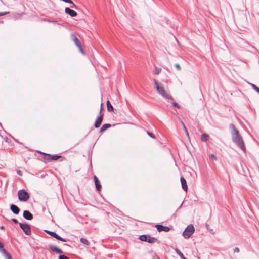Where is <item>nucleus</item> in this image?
Masks as SVG:
<instances>
[{
  "label": "nucleus",
  "instance_id": "f704fd0d",
  "mask_svg": "<svg viewBox=\"0 0 259 259\" xmlns=\"http://www.w3.org/2000/svg\"><path fill=\"white\" fill-rule=\"evenodd\" d=\"M9 12H3V13H0V16L7 15V14H9Z\"/></svg>",
  "mask_w": 259,
  "mask_h": 259
},
{
  "label": "nucleus",
  "instance_id": "c85d7f7f",
  "mask_svg": "<svg viewBox=\"0 0 259 259\" xmlns=\"http://www.w3.org/2000/svg\"><path fill=\"white\" fill-rule=\"evenodd\" d=\"M210 158L212 160H217V157L215 156V155H214L213 154H212L210 155Z\"/></svg>",
  "mask_w": 259,
  "mask_h": 259
},
{
  "label": "nucleus",
  "instance_id": "ea45409f",
  "mask_svg": "<svg viewBox=\"0 0 259 259\" xmlns=\"http://www.w3.org/2000/svg\"><path fill=\"white\" fill-rule=\"evenodd\" d=\"M52 22H53V23H55V22H56V21H52Z\"/></svg>",
  "mask_w": 259,
  "mask_h": 259
},
{
  "label": "nucleus",
  "instance_id": "393cba45",
  "mask_svg": "<svg viewBox=\"0 0 259 259\" xmlns=\"http://www.w3.org/2000/svg\"><path fill=\"white\" fill-rule=\"evenodd\" d=\"M161 70L162 69L161 68L155 67L153 71V72L154 74L158 75L161 72Z\"/></svg>",
  "mask_w": 259,
  "mask_h": 259
},
{
  "label": "nucleus",
  "instance_id": "79ce46f5",
  "mask_svg": "<svg viewBox=\"0 0 259 259\" xmlns=\"http://www.w3.org/2000/svg\"><path fill=\"white\" fill-rule=\"evenodd\" d=\"M1 243V242H0V244Z\"/></svg>",
  "mask_w": 259,
  "mask_h": 259
},
{
  "label": "nucleus",
  "instance_id": "4468645a",
  "mask_svg": "<svg viewBox=\"0 0 259 259\" xmlns=\"http://www.w3.org/2000/svg\"><path fill=\"white\" fill-rule=\"evenodd\" d=\"M180 180H181L182 188L183 189V190L187 192L188 190V187H187V182H186V180L184 179V178H183V177H181Z\"/></svg>",
  "mask_w": 259,
  "mask_h": 259
},
{
  "label": "nucleus",
  "instance_id": "a211bd4d",
  "mask_svg": "<svg viewBox=\"0 0 259 259\" xmlns=\"http://www.w3.org/2000/svg\"><path fill=\"white\" fill-rule=\"evenodd\" d=\"M72 37H73V41L75 44L76 46L77 47H80V46H81V45L79 40H78V39L77 37H76L75 36H74V35H72Z\"/></svg>",
  "mask_w": 259,
  "mask_h": 259
},
{
  "label": "nucleus",
  "instance_id": "7ed1b4c3",
  "mask_svg": "<svg viewBox=\"0 0 259 259\" xmlns=\"http://www.w3.org/2000/svg\"><path fill=\"white\" fill-rule=\"evenodd\" d=\"M195 229L192 225H188L183 233V237L186 239H188L194 232Z\"/></svg>",
  "mask_w": 259,
  "mask_h": 259
},
{
  "label": "nucleus",
  "instance_id": "58836bf2",
  "mask_svg": "<svg viewBox=\"0 0 259 259\" xmlns=\"http://www.w3.org/2000/svg\"><path fill=\"white\" fill-rule=\"evenodd\" d=\"M102 105H103V104H101V110H102ZM101 112V111H100V112Z\"/></svg>",
  "mask_w": 259,
  "mask_h": 259
},
{
  "label": "nucleus",
  "instance_id": "6ab92c4d",
  "mask_svg": "<svg viewBox=\"0 0 259 259\" xmlns=\"http://www.w3.org/2000/svg\"><path fill=\"white\" fill-rule=\"evenodd\" d=\"M180 121L183 127V130H184V131H185V132L187 136L189 138V133H188V130L187 129L185 124L184 123V122L182 121V120L181 119H180Z\"/></svg>",
  "mask_w": 259,
  "mask_h": 259
},
{
  "label": "nucleus",
  "instance_id": "9d476101",
  "mask_svg": "<svg viewBox=\"0 0 259 259\" xmlns=\"http://www.w3.org/2000/svg\"><path fill=\"white\" fill-rule=\"evenodd\" d=\"M65 12L71 17H76L77 15V13L75 11L68 7L65 9Z\"/></svg>",
  "mask_w": 259,
  "mask_h": 259
},
{
  "label": "nucleus",
  "instance_id": "9b49d317",
  "mask_svg": "<svg viewBox=\"0 0 259 259\" xmlns=\"http://www.w3.org/2000/svg\"><path fill=\"white\" fill-rule=\"evenodd\" d=\"M103 115L101 114L96 120L94 126L96 128H98L100 126L103 120Z\"/></svg>",
  "mask_w": 259,
  "mask_h": 259
},
{
  "label": "nucleus",
  "instance_id": "0eeeda50",
  "mask_svg": "<svg viewBox=\"0 0 259 259\" xmlns=\"http://www.w3.org/2000/svg\"><path fill=\"white\" fill-rule=\"evenodd\" d=\"M4 247V245L3 244L1 243L0 244V252H1L2 253H3V254L4 255V256L5 257L6 259H12V257L10 255V254L9 253H8L6 250L4 249L3 248Z\"/></svg>",
  "mask_w": 259,
  "mask_h": 259
},
{
  "label": "nucleus",
  "instance_id": "6e6552de",
  "mask_svg": "<svg viewBox=\"0 0 259 259\" xmlns=\"http://www.w3.org/2000/svg\"><path fill=\"white\" fill-rule=\"evenodd\" d=\"M38 153H41L42 155H46V156H48V157H49V158L48 159L50 160H57L61 157V156H59V155H51L49 154H47V153L41 152H38Z\"/></svg>",
  "mask_w": 259,
  "mask_h": 259
},
{
  "label": "nucleus",
  "instance_id": "f03ea898",
  "mask_svg": "<svg viewBox=\"0 0 259 259\" xmlns=\"http://www.w3.org/2000/svg\"><path fill=\"white\" fill-rule=\"evenodd\" d=\"M230 129L231 131L232 141L244 152L246 151L244 142L239 131L236 128L233 124L230 125Z\"/></svg>",
  "mask_w": 259,
  "mask_h": 259
},
{
  "label": "nucleus",
  "instance_id": "dca6fc26",
  "mask_svg": "<svg viewBox=\"0 0 259 259\" xmlns=\"http://www.w3.org/2000/svg\"><path fill=\"white\" fill-rule=\"evenodd\" d=\"M94 180L95 181V186H96V188L97 190L98 191H100L101 188V186L100 184V182H99L97 177L96 176H94Z\"/></svg>",
  "mask_w": 259,
  "mask_h": 259
},
{
  "label": "nucleus",
  "instance_id": "1a4fd4ad",
  "mask_svg": "<svg viewBox=\"0 0 259 259\" xmlns=\"http://www.w3.org/2000/svg\"><path fill=\"white\" fill-rule=\"evenodd\" d=\"M155 227L157 228L159 232H168L170 230V228L166 226H163L162 225H156Z\"/></svg>",
  "mask_w": 259,
  "mask_h": 259
},
{
  "label": "nucleus",
  "instance_id": "5701e85b",
  "mask_svg": "<svg viewBox=\"0 0 259 259\" xmlns=\"http://www.w3.org/2000/svg\"><path fill=\"white\" fill-rule=\"evenodd\" d=\"M175 251L176 252L177 254L178 255H179L180 256V257L182 258V259H187L185 256L184 255H183V254L180 251V250H179L178 249L176 248L175 249Z\"/></svg>",
  "mask_w": 259,
  "mask_h": 259
},
{
  "label": "nucleus",
  "instance_id": "c756f323",
  "mask_svg": "<svg viewBox=\"0 0 259 259\" xmlns=\"http://www.w3.org/2000/svg\"><path fill=\"white\" fill-rule=\"evenodd\" d=\"M175 67H176V68L177 69V70L178 71H180L181 70V67L180 64H175Z\"/></svg>",
  "mask_w": 259,
  "mask_h": 259
},
{
  "label": "nucleus",
  "instance_id": "f3484780",
  "mask_svg": "<svg viewBox=\"0 0 259 259\" xmlns=\"http://www.w3.org/2000/svg\"><path fill=\"white\" fill-rule=\"evenodd\" d=\"M111 124H104L103 125V126L101 127V128H100V132H103L104 131H105L106 130H107V128H109L111 127Z\"/></svg>",
  "mask_w": 259,
  "mask_h": 259
},
{
  "label": "nucleus",
  "instance_id": "473e14b6",
  "mask_svg": "<svg viewBox=\"0 0 259 259\" xmlns=\"http://www.w3.org/2000/svg\"><path fill=\"white\" fill-rule=\"evenodd\" d=\"M233 251H234V253H238L239 251H240V250H239V248H238V247H235L234 249H233Z\"/></svg>",
  "mask_w": 259,
  "mask_h": 259
},
{
  "label": "nucleus",
  "instance_id": "4c0bfd02",
  "mask_svg": "<svg viewBox=\"0 0 259 259\" xmlns=\"http://www.w3.org/2000/svg\"><path fill=\"white\" fill-rule=\"evenodd\" d=\"M0 228L2 229V230H4L5 229V227L3 226H2Z\"/></svg>",
  "mask_w": 259,
  "mask_h": 259
},
{
  "label": "nucleus",
  "instance_id": "2f4dec72",
  "mask_svg": "<svg viewBox=\"0 0 259 259\" xmlns=\"http://www.w3.org/2000/svg\"><path fill=\"white\" fill-rule=\"evenodd\" d=\"M147 133H148V135H149L151 138H155V136L153 133H150L149 132H147Z\"/></svg>",
  "mask_w": 259,
  "mask_h": 259
},
{
  "label": "nucleus",
  "instance_id": "c9c22d12",
  "mask_svg": "<svg viewBox=\"0 0 259 259\" xmlns=\"http://www.w3.org/2000/svg\"><path fill=\"white\" fill-rule=\"evenodd\" d=\"M16 172L20 176H22V172L20 170H17Z\"/></svg>",
  "mask_w": 259,
  "mask_h": 259
},
{
  "label": "nucleus",
  "instance_id": "423d86ee",
  "mask_svg": "<svg viewBox=\"0 0 259 259\" xmlns=\"http://www.w3.org/2000/svg\"><path fill=\"white\" fill-rule=\"evenodd\" d=\"M45 232L48 234L50 235L52 237L56 238V239H57L59 241H61L62 242H66V240L65 239L61 237L60 236H59L57 234H56L54 232H52V231H48V230H45Z\"/></svg>",
  "mask_w": 259,
  "mask_h": 259
},
{
  "label": "nucleus",
  "instance_id": "a878e982",
  "mask_svg": "<svg viewBox=\"0 0 259 259\" xmlns=\"http://www.w3.org/2000/svg\"><path fill=\"white\" fill-rule=\"evenodd\" d=\"M80 241L82 244H85L87 246H89L90 245L89 241L86 239L82 238H80Z\"/></svg>",
  "mask_w": 259,
  "mask_h": 259
},
{
  "label": "nucleus",
  "instance_id": "2eb2a0df",
  "mask_svg": "<svg viewBox=\"0 0 259 259\" xmlns=\"http://www.w3.org/2000/svg\"><path fill=\"white\" fill-rule=\"evenodd\" d=\"M10 209L14 213L16 214H18L20 212L19 208L14 204H12L10 206Z\"/></svg>",
  "mask_w": 259,
  "mask_h": 259
},
{
  "label": "nucleus",
  "instance_id": "20e7f679",
  "mask_svg": "<svg viewBox=\"0 0 259 259\" xmlns=\"http://www.w3.org/2000/svg\"><path fill=\"white\" fill-rule=\"evenodd\" d=\"M19 199L21 201H26L29 198V194L24 190H20L18 192Z\"/></svg>",
  "mask_w": 259,
  "mask_h": 259
},
{
  "label": "nucleus",
  "instance_id": "39448f33",
  "mask_svg": "<svg viewBox=\"0 0 259 259\" xmlns=\"http://www.w3.org/2000/svg\"><path fill=\"white\" fill-rule=\"evenodd\" d=\"M19 226L27 235H30L31 234V228L30 226L26 223H19Z\"/></svg>",
  "mask_w": 259,
  "mask_h": 259
},
{
  "label": "nucleus",
  "instance_id": "a19ab883",
  "mask_svg": "<svg viewBox=\"0 0 259 259\" xmlns=\"http://www.w3.org/2000/svg\"><path fill=\"white\" fill-rule=\"evenodd\" d=\"M0 23H3V21H0Z\"/></svg>",
  "mask_w": 259,
  "mask_h": 259
},
{
  "label": "nucleus",
  "instance_id": "f8f14e48",
  "mask_svg": "<svg viewBox=\"0 0 259 259\" xmlns=\"http://www.w3.org/2000/svg\"><path fill=\"white\" fill-rule=\"evenodd\" d=\"M49 247L52 252H56V253L58 254H61L63 253L62 250L57 248L56 246H55L53 245H49Z\"/></svg>",
  "mask_w": 259,
  "mask_h": 259
},
{
  "label": "nucleus",
  "instance_id": "72a5a7b5",
  "mask_svg": "<svg viewBox=\"0 0 259 259\" xmlns=\"http://www.w3.org/2000/svg\"><path fill=\"white\" fill-rule=\"evenodd\" d=\"M78 49H79V51H80L82 54H84V51H83V49H82V48L81 45V46H80V47H78Z\"/></svg>",
  "mask_w": 259,
  "mask_h": 259
},
{
  "label": "nucleus",
  "instance_id": "aec40b11",
  "mask_svg": "<svg viewBox=\"0 0 259 259\" xmlns=\"http://www.w3.org/2000/svg\"><path fill=\"white\" fill-rule=\"evenodd\" d=\"M107 108L108 111H113V107L109 101H107Z\"/></svg>",
  "mask_w": 259,
  "mask_h": 259
},
{
  "label": "nucleus",
  "instance_id": "cd10ccee",
  "mask_svg": "<svg viewBox=\"0 0 259 259\" xmlns=\"http://www.w3.org/2000/svg\"><path fill=\"white\" fill-rule=\"evenodd\" d=\"M71 4L70 7L71 8L77 9V6L72 1V3H69Z\"/></svg>",
  "mask_w": 259,
  "mask_h": 259
},
{
  "label": "nucleus",
  "instance_id": "b1692460",
  "mask_svg": "<svg viewBox=\"0 0 259 259\" xmlns=\"http://www.w3.org/2000/svg\"><path fill=\"white\" fill-rule=\"evenodd\" d=\"M148 237V235H142L140 236L139 239L141 241L146 242L147 240Z\"/></svg>",
  "mask_w": 259,
  "mask_h": 259
},
{
  "label": "nucleus",
  "instance_id": "f257e3e1",
  "mask_svg": "<svg viewBox=\"0 0 259 259\" xmlns=\"http://www.w3.org/2000/svg\"><path fill=\"white\" fill-rule=\"evenodd\" d=\"M153 82L156 91L168 103L167 106H168L169 104H171L177 108H180V106L177 103L174 101V99L169 93V91L166 90L162 84L159 83L155 79H153Z\"/></svg>",
  "mask_w": 259,
  "mask_h": 259
},
{
  "label": "nucleus",
  "instance_id": "ddd939ff",
  "mask_svg": "<svg viewBox=\"0 0 259 259\" xmlns=\"http://www.w3.org/2000/svg\"><path fill=\"white\" fill-rule=\"evenodd\" d=\"M23 217L28 220H31L33 219L32 214L28 210H25L23 212Z\"/></svg>",
  "mask_w": 259,
  "mask_h": 259
},
{
  "label": "nucleus",
  "instance_id": "e433bc0d",
  "mask_svg": "<svg viewBox=\"0 0 259 259\" xmlns=\"http://www.w3.org/2000/svg\"><path fill=\"white\" fill-rule=\"evenodd\" d=\"M12 221L13 222H14V223H18V220L17 219H12Z\"/></svg>",
  "mask_w": 259,
  "mask_h": 259
},
{
  "label": "nucleus",
  "instance_id": "412c9836",
  "mask_svg": "<svg viewBox=\"0 0 259 259\" xmlns=\"http://www.w3.org/2000/svg\"><path fill=\"white\" fill-rule=\"evenodd\" d=\"M208 138H209V135L206 134H202L201 137V141H204V142L207 141L208 140Z\"/></svg>",
  "mask_w": 259,
  "mask_h": 259
},
{
  "label": "nucleus",
  "instance_id": "bb28decb",
  "mask_svg": "<svg viewBox=\"0 0 259 259\" xmlns=\"http://www.w3.org/2000/svg\"><path fill=\"white\" fill-rule=\"evenodd\" d=\"M250 85L254 90H255L257 92L259 93V88L258 87L252 83H251Z\"/></svg>",
  "mask_w": 259,
  "mask_h": 259
},
{
  "label": "nucleus",
  "instance_id": "4be33fe9",
  "mask_svg": "<svg viewBox=\"0 0 259 259\" xmlns=\"http://www.w3.org/2000/svg\"><path fill=\"white\" fill-rule=\"evenodd\" d=\"M156 241V239L154 237H151L150 236H148V237L147 238V240L146 242H148L149 243H153L155 242Z\"/></svg>",
  "mask_w": 259,
  "mask_h": 259
},
{
  "label": "nucleus",
  "instance_id": "7c9ffc66",
  "mask_svg": "<svg viewBox=\"0 0 259 259\" xmlns=\"http://www.w3.org/2000/svg\"><path fill=\"white\" fill-rule=\"evenodd\" d=\"M59 259H69V258L65 255H61L59 256Z\"/></svg>",
  "mask_w": 259,
  "mask_h": 259
}]
</instances>
